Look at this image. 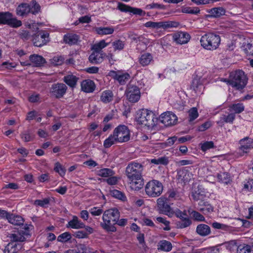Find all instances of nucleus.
Segmentation results:
<instances>
[{"label":"nucleus","instance_id":"nucleus-1","mask_svg":"<svg viewBox=\"0 0 253 253\" xmlns=\"http://www.w3.org/2000/svg\"><path fill=\"white\" fill-rule=\"evenodd\" d=\"M120 213L116 208H112L104 211L102 215V222L100 226L108 233H113L117 231L115 226V222L120 218Z\"/></svg>","mask_w":253,"mask_h":253},{"label":"nucleus","instance_id":"nucleus-2","mask_svg":"<svg viewBox=\"0 0 253 253\" xmlns=\"http://www.w3.org/2000/svg\"><path fill=\"white\" fill-rule=\"evenodd\" d=\"M224 82L231 85L238 90L242 89L247 84L248 79L242 70H237L232 72L229 76V79H224Z\"/></svg>","mask_w":253,"mask_h":253},{"label":"nucleus","instance_id":"nucleus-3","mask_svg":"<svg viewBox=\"0 0 253 253\" xmlns=\"http://www.w3.org/2000/svg\"><path fill=\"white\" fill-rule=\"evenodd\" d=\"M136 120L139 124L149 128L155 126L158 121L155 114L151 111L145 109L139 110L137 112Z\"/></svg>","mask_w":253,"mask_h":253},{"label":"nucleus","instance_id":"nucleus-4","mask_svg":"<svg viewBox=\"0 0 253 253\" xmlns=\"http://www.w3.org/2000/svg\"><path fill=\"white\" fill-rule=\"evenodd\" d=\"M200 42L201 45L204 48L213 50L216 49L219 46L220 42V37L218 35L209 33L201 37Z\"/></svg>","mask_w":253,"mask_h":253},{"label":"nucleus","instance_id":"nucleus-5","mask_svg":"<svg viewBox=\"0 0 253 253\" xmlns=\"http://www.w3.org/2000/svg\"><path fill=\"white\" fill-rule=\"evenodd\" d=\"M163 186L162 183L157 180H152L147 183L145 191L147 195L150 197H159L162 193Z\"/></svg>","mask_w":253,"mask_h":253},{"label":"nucleus","instance_id":"nucleus-6","mask_svg":"<svg viewBox=\"0 0 253 253\" xmlns=\"http://www.w3.org/2000/svg\"><path fill=\"white\" fill-rule=\"evenodd\" d=\"M33 228L34 227L32 224H25L20 230L10 234L9 238L13 243L24 242L31 236V231Z\"/></svg>","mask_w":253,"mask_h":253},{"label":"nucleus","instance_id":"nucleus-7","mask_svg":"<svg viewBox=\"0 0 253 253\" xmlns=\"http://www.w3.org/2000/svg\"><path fill=\"white\" fill-rule=\"evenodd\" d=\"M192 196L194 200L199 201L198 203V210L200 211L203 212L204 214H208L213 211V207L208 202L204 200L206 198L205 194L195 191L193 193Z\"/></svg>","mask_w":253,"mask_h":253},{"label":"nucleus","instance_id":"nucleus-8","mask_svg":"<svg viewBox=\"0 0 253 253\" xmlns=\"http://www.w3.org/2000/svg\"><path fill=\"white\" fill-rule=\"evenodd\" d=\"M143 166L138 163H130L126 168V174L128 179L141 177Z\"/></svg>","mask_w":253,"mask_h":253},{"label":"nucleus","instance_id":"nucleus-9","mask_svg":"<svg viewBox=\"0 0 253 253\" xmlns=\"http://www.w3.org/2000/svg\"><path fill=\"white\" fill-rule=\"evenodd\" d=\"M118 142H126L130 138L129 131L125 125H121L116 127L113 132Z\"/></svg>","mask_w":253,"mask_h":253},{"label":"nucleus","instance_id":"nucleus-10","mask_svg":"<svg viewBox=\"0 0 253 253\" xmlns=\"http://www.w3.org/2000/svg\"><path fill=\"white\" fill-rule=\"evenodd\" d=\"M67 87L63 83H56L51 85L49 89L51 95L56 98L62 97L66 93Z\"/></svg>","mask_w":253,"mask_h":253},{"label":"nucleus","instance_id":"nucleus-11","mask_svg":"<svg viewBox=\"0 0 253 253\" xmlns=\"http://www.w3.org/2000/svg\"><path fill=\"white\" fill-rule=\"evenodd\" d=\"M32 41L35 46L41 47L46 44L49 41V34L47 32L41 31L38 34L32 36Z\"/></svg>","mask_w":253,"mask_h":253},{"label":"nucleus","instance_id":"nucleus-12","mask_svg":"<svg viewBox=\"0 0 253 253\" xmlns=\"http://www.w3.org/2000/svg\"><path fill=\"white\" fill-rule=\"evenodd\" d=\"M126 95L129 101L133 103L136 102L140 99V90L137 86L129 84L126 90Z\"/></svg>","mask_w":253,"mask_h":253},{"label":"nucleus","instance_id":"nucleus-13","mask_svg":"<svg viewBox=\"0 0 253 253\" xmlns=\"http://www.w3.org/2000/svg\"><path fill=\"white\" fill-rule=\"evenodd\" d=\"M175 25L176 23L172 21H148L145 23L144 26L147 28L155 29H159L160 28L166 29L169 28L175 27Z\"/></svg>","mask_w":253,"mask_h":253},{"label":"nucleus","instance_id":"nucleus-14","mask_svg":"<svg viewBox=\"0 0 253 253\" xmlns=\"http://www.w3.org/2000/svg\"><path fill=\"white\" fill-rule=\"evenodd\" d=\"M167 198L161 197L157 200V206L159 209L166 215L172 217L174 215V211L167 204Z\"/></svg>","mask_w":253,"mask_h":253},{"label":"nucleus","instance_id":"nucleus-15","mask_svg":"<svg viewBox=\"0 0 253 253\" xmlns=\"http://www.w3.org/2000/svg\"><path fill=\"white\" fill-rule=\"evenodd\" d=\"M159 121L166 126H170L176 123L177 118L174 114L167 112L161 115Z\"/></svg>","mask_w":253,"mask_h":253},{"label":"nucleus","instance_id":"nucleus-16","mask_svg":"<svg viewBox=\"0 0 253 253\" xmlns=\"http://www.w3.org/2000/svg\"><path fill=\"white\" fill-rule=\"evenodd\" d=\"M240 144L241 146L238 150V153L242 156L248 153L251 148H253V139L246 137L240 140Z\"/></svg>","mask_w":253,"mask_h":253},{"label":"nucleus","instance_id":"nucleus-17","mask_svg":"<svg viewBox=\"0 0 253 253\" xmlns=\"http://www.w3.org/2000/svg\"><path fill=\"white\" fill-rule=\"evenodd\" d=\"M108 76L117 81L121 84H124L130 78V75L127 73H123L121 71H110Z\"/></svg>","mask_w":253,"mask_h":253},{"label":"nucleus","instance_id":"nucleus-18","mask_svg":"<svg viewBox=\"0 0 253 253\" xmlns=\"http://www.w3.org/2000/svg\"><path fill=\"white\" fill-rule=\"evenodd\" d=\"M229 244L236 248L237 253H251L253 251L250 245L245 243H240L236 240L231 241Z\"/></svg>","mask_w":253,"mask_h":253},{"label":"nucleus","instance_id":"nucleus-19","mask_svg":"<svg viewBox=\"0 0 253 253\" xmlns=\"http://www.w3.org/2000/svg\"><path fill=\"white\" fill-rule=\"evenodd\" d=\"M172 37L173 41L179 44L187 43L191 38L190 35L187 33L181 31L174 34Z\"/></svg>","mask_w":253,"mask_h":253},{"label":"nucleus","instance_id":"nucleus-20","mask_svg":"<svg viewBox=\"0 0 253 253\" xmlns=\"http://www.w3.org/2000/svg\"><path fill=\"white\" fill-rule=\"evenodd\" d=\"M117 8L122 12H130L134 14H137L139 15H145V12L143 11L141 9L132 8L128 5L120 2L118 3Z\"/></svg>","mask_w":253,"mask_h":253},{"label":"nucleus","instance_id":"nucleus-21","mask_svg":"<svg viewBox=\"0 0 253 253\" xmlns=\"http://www.w3.org/2000/svg\"><path fill=\"white\" fill-rule=\"evenodd\" d=\"M128 180L131 189L135 191L139 190L144 185V180L142 176L133 178L128 179Z\"/></svg>","mask_w":253,"mask_h":253},{"label":"nucleus","instance_id":"nucleus-22","mask_svg":"<svg viewBox=\"0 0 253 253\" xmlns=\"http://www.w3.org/2000/svg\"><path fill=\"white\" fill-rule=\"evenodd\" d=\"M67 227L75 229L84 228V224L77 217L74 215L71 220H70L67 224Z\"/></svg>","mask_w":253,"mask_h":253},{"label":"nucleus","instance_id":"nucleus-23","mask_svg":"<svg viewBox=\"0 0 253 253\" xmlns=\"http://www.w3.org/2000/svg\"><path fill=\"white\" fill-rule=\"evenodd\" d=\"M105 55V53L92 51L89 55V61L93 64H99L103 60V57Z\"/></svg>","mask_w":253,"mask_h":253},{"label":"nucleus","instance_id":"nucleus-24","mask_svg":"<svg viewBox=\"0 0 253 253\" xmlns=\"http://www.w3.org/2000/svg\"><path fill=\"white\" fill-rule=\"evenodd\" d=\"M236 115L235 113H231L228 115H222L220 120L217 122V124L222 126L224 123L233 124L234 120L235 119Z\"/></svg>","mask_w":253,"mask_h":253},{"label":"nucleus","instance_id":"nucleus-25","mask_svg":"<svg viewBox=\"0 0 253 253\" xmlns=\"http://www.w3.org/2000/svg\"><path fill=\"white\" fill-rule=\"evenodd\" d=\"M81 88L85 92H92L95 89V84L92 81L86 80L82 82Z\"/></svg>","mask_w":253,"mask_h":253},{"label":"nucleus","instance_id":"nucleus-26","mask_svg":"<svg viewBox=\"0 0 253 253\" xmlns=\"http://www.w3.org/2000/svg\"><path fill=\"white\" fill-rule=\"evenodd\" d=\"M7 220L10 223L17 226L23 225L24 222V220L22 216L10 213L7 217Z\"/></svg>","mask_w":253,"mask_h":253},{"label":"nucleus","instance_id":"nucleus-27","mask_svg":"<svg viewBox=\"0 0 253 253\" xmlns=\"http://www.w3.org/2000/svg\"><path fill=\"white\" fill-rule=\"evenodd\" d=\"M196 232L201 236L205 237L211 233L210 227L205 224H200L196 228Z\"/></svg>","mask_w":253,"mask_h":253},{"label":"nucleus","instance_id":"nucleus-28","mask_svg":"<svg viewBox=\"0 0 253 253\" xmlns=\"http://www.w3.org/2000/svg\"><path fill=\"white\" fill-rule=\"evenodd\" d=\"M29 59L32 66L39 67L45 63V59L41 56L34 54L30 56Z\"/></svg>","mask_w":253,"mask_h":253},{"label":"nucleus","instance_id":"nucleus-29","mask_svg":"<svg viewBox=\"0 0 253 253\" xmlns=\"http://www.w3.org/2000/svg\"><path fill=\"white\" fill-rule=\"evenodd\" d=\"M29 4L23 3L19 5L16 8V14L19 16H24L30 13Z\"/></svg>","mask_w":253,"mask_h":253},{"label":"nucleus","instance_id":"nucleus-30","mask_svg":"<svg viewBox=\"0 0 253 253\" xmlns=\"http://www.w3.org/2000/svg\"><path fill=\"white\" fill-rule=\"evenodd\" d=\"M79 78L73 75H68L64 76L63 81L72 88L75 87Z\"/></svg>","mask_w":253,"mask_h":253},{"label":"nucleus","instance_id":"nucleus-31","mask_svg":"<svg viewBox=\"0 0 253 253\" xmlns=\"http://www.w3.org/2000/svg\"><path fill=\"white\" fill-rule=\"evenodd\" d=\"M210 16L213 17H219L225 13V9L221 7H214L208 11Z\"/></svg>","mask_w":253,"mask_h":253},{"label":"nucleus","instance_id":"nucleus-32","mask_svg":"<svg viewBox=\"0 0 253 253\" xmlns=\"http://www.w3.org/2000/svg\"><path fill=\"white\" fill-rule=\"evenodd\" d=\"M152 60L153 57L152 55L149 53H145L142 54L139 59L140 64L143 66L148 65Z\"/></svg>","mask_w":253,"mask_h":253},{"label":"nucleus","instance_id":"nucleus-33","mask_svg":"<svg viewBox=\"0 0 253 253\" xmlns=\"http://www.w3.org/2000/svg\"><path fill=\"white\" fill-rule=\"evenodd\" d=\"M109 43L105 42V40H102L99 42L94 44L91 47L92 51L104 53L102 49L109 45Z\"/></svg>","mask_w":253,"mask_h":253},{"label":"nucleus","instance_id":"nucleus-34","mask_svg":"<svg viewBox=\"0 0 253 253\" xmlns=\"http://www.w3.org/2000/svg\"><path fill=\"white\" fill-rule=\"evenodd\" d=\"M64 41L70 45L75 44L79 41V37L76 34H68L64 36Z\"/></svg>","mask_w":253,"mask_h":253},{"label":"nucleus","instance_id":"nucleus-35","mask_svg":"<svg viewBox=\"0 0 253 253\" xmlns=\"http://www.w3.org/2000/svg\"><path fill=\"white\" fill-rule=\"evenodd\" d=\"M113 94L111 91L105 90L101 93L100 100L105 103H109L113 100Z\"/></svg>","mask_w":253,"mask_h":253},{"label":"nucleus","instance_id":"nucleus-36","mask_svg":"<svg viewBox=\"0 0 253 253\" xmlns=\"http://www.w3.org/2000/svg\"><path fill=\"white\" fill-rule=\"evenodd\" d=\"M229 110L234 112L235 114H240L245 110V106L243 103H238L230 105L229 106Z\"/></svg>","mask_w":253,"mask_h":253},{"label":"nucleus","instance_id":"nucleus-37","mask_svg":"<svg viewBox=\"0 0 253 253\" xmlns=\"http://www.w3.org/2000/svg\"><path fill=\"white\" fill-rule=\"evenodd\" d=\"M158 249L164 252H169L172 249V245L168 241L163 240L159 242Z\"/></svg>","mask_w":253,"mask_h":253},{"label":"nucleus","instance_id":"nucleus-38","mask_svg":"<svg viewBox=\"0 0 253 253\" xmlns=\"http://www.w3.org/2000/svg\"><path fill=\"white\" fill-rule=\"evenodd\" d=\"M12 14L9 12H0V24L8 25Z\"/></svg>","mask_w":253,"mask_h":253},{"label":"nucleus","instance_id":"nucleus-39","mask_svg":"<svg viewBox=\"0 0 253 253\" xmlns=\"http://www.w3.org/2000/svg\"><path fill=\"white\" fill-rule=\"evenodd\" d=\"M217 178L219 182L226 184H228L231 181L230 176L227 172H224L218 173Z\"/></svg>","mask_w":253,"mask_h":253},{"label":"nucleus","instance_id":"nucleus-40","mask_svg":"<svg viewBox=\"0 0 253 253\" xmlns=\"http://www.w3.org/2000/svg\"><path fill=\"white\" fill-rule=\"evenodd\" d=\"M115 174V172L110 169L104 168L97 171V175L102 177H109Z\"/></svg>","mask_w":253,"mask_h":253},{"label":"nucleus","instance_id":"nucleus-41","mask_svg":"<svg viewBox=\"0 0 253 253\" xmlns=\"http://www.w3.org/2000/svg\"><path fill=\"white\" fill-rule=\"evenodd\" d=\"M116 142H118L117 140V138L114 135V133L110 135L108 138L106 139L104 142V147L106 148L110 147L112 145L114 144Z\"/></svg>","mask_w":253,"mask_h":253},{"label":"nucleus","instance_id":"nucleus-42","mask_svg":"<svg viewBox=\"0 0 253 253\" xmlns=\"http://www.w3.org/2000/svg\"><path fill=\"white\" fill-rule=\"evenodd\" d=\"M18 250L16 244L11 241L5 247L3 252L4 253H16Z\"/></svg>","mask_w":253,"mask_h":253},{"label":"nucleus","instance_id":"nucleus-43","mask_svg":"<svg viewBox=\"0 0 253 253\" xmlns=\"http://www.w3.org/2000/svg\"><path fill=\"white\" fill-rule=\"evenodd\" d=\"M28 4L30 6V13L36 14L40 11L41 7L36 0H33Z\"/></svg>","mask_w":253,"mask_h":253},{"label":"nucleus","instance_id":"nucleus-44","mask_svg":"<svg viewBox=\"0 0 253 253\" xmlns=\"http://www.w3.org/2000/svg\"><path fill=\"white\" fill-rule=\"evenodd\" d=\"M96 32L99 35H110L113 33L114 29L110 27H99L96 29Z\"/></svg>","mask_w":253,"mask_h":253},{"label":"nucleus","instance_id":"nucleus-45","mask_svg":"<svg viewBox=\"0 0 253 253\" xmlns=\"http://www.w3.org/2000/svg\"><path fill=\"white\" fill-rule=\"evenodd\" d=\"M51 199L50 198H46L41 200H36L34 201V205L36 206H39L42 208L47 207L49 204Z\"/></svg>","mask_w":253,"mask_h":253},{"label":"nucleus","instance_id":"nucleus-46","mask_svg":"<svg viewBox=\"0 0 253 253\" xmlns=\"http://www.w3.org/2000/svg\"><path fill=\"white\" fill-rule=\"evenodd\" d=\"M188 212L193 217L195 220L198 221H204L205 220L204 216L198 211L193 210H189Z\"/></svg>","mask_w":253,"mask_h":253},{"label":"nucleus","instance_id":"nucleus-47","mask_svg":"<svg viewBox=\"0 0 253 253\" xmlns=\"http://www.w3.org/2000/svg\"><path fill=\"white\" fill-rule=\"evenodd\" d=\"M54 170L62 177L65 175L66 171V169L59 162H56L55 164Z\"/></svg>","mask_w":253,"mask_h":253},{"label":"nucleus","instance_id":"nucleus-48","mask_svg":"<svg viewBox=\"0 0 253 253\" xmlns=\"http://www.w3.org/2000/svg\"><path fill=\"white\" fill-rule=\"evenodd\" d=\"M191 221L189 218L187 217L177 222V226L178 228H184L189 226L191 224Z\"/></svg>","mask_w":253,"mask_h":253},{"label":"nucleus","instance_id":"nucleus-49","mask_svg":"<svg viewBox=\"0 0 253 253\" xmlns=\"http://www.w3.org/2000/svg\"><path fill=\"white\" fill-rule=\"evenodd\" d=\"M200 145L201 149L204 152H206V151L214 147V143L211 141H206L204 143H201L200 144Z\"/></svg>","mask_w":253,"mask_h":253},{"label":"nucleus","instance_id":"nucleus-50","mask_svg":"<svg viewBox=\"0 0 253 253\" xmlns=\"http://www.w3.org/2000/svg\"><path fill=\"white\" fill-rule=\"evenodd\" d=\"M112 45L114 47V49L115 51L122 50L125 47L124 42H123L120 40H118L113 42L112 43Z\"/></svg>","mask_w":253,"mask_h":253},{"label":"nucleus","instance_id":"nucleus-51","mask_svg":"<svg viewBox=\"0 0 253 253\" xmlns=\"http://www.w3.org/2000/svg\"><path fill=\"white\" fill-rule=\"evenodd\" d=\"M243 48L247 55L253 56V42L244 43Z\"/></svg>","mask_w":253,"mask_h":253},{"label":"nucleus","instance_id":"nucleus-52","mask_svg":"<svg viewBox=\"0 0 253 253\" xmlns=\"http://www.w3.org/2000/svg\"><path fill=\"white\" fill-rule=\"evenodd\" d=\"M71 235L69 232H66L60 234L57 238L59 242L64 243L69 241L71 239Z\"/></svg>","mask_w":253,"mask_h":253},{"label":"nucleus","instance_id":"nucleus-53","mask_svg":"<svg viewBox=\"0 0 253 253\" xmlns=\"http://www.w3.org/2000/svg\"><path fill=\"white\" fill-rule=\"evenodd\" d=\"M51 63L54 66L62 65L64 61V58L62 56H56L51 59Z\"/></svg>","mask_w":253,"mask_h":253},{"label":"nucleus","instance_id":"nucleus-54","mask_svg":"<svg viewBox=\"0 0 253 253\" xmlns=\"http://www.w3.org/2000/svg\"><path fill=\"white\" fill-rule=\"evenodd\" d=\"M8 25L11 27L16 28L19 27L22 25V22L21 21L17 19L16 18L13 17L12 16L8 24Z\"/></svg>","mask_w":253,"mask_h":253},{"label":"nucleus","instance_id":"nucleus-55","mask_svg":"<svg viewBox=\"0 0 253 253\" xmlns=\"http://www.w3.org/2000/svg\"><path fill=\"white\" fill-rule=\"evenodd\" d=\"M199 116L198 110L196 107H193L189 111V122L195 120Z\"/></svg>","mask_w":253,"mask_h":253},{"label":"nucleus","instance_id":"nucleus-56","mask_svg":"<svg viewBox=\"0 0 253 253\" xmlns=\"http://www.w3.org/2000/svg\"><path fill=\"white\" fill-rule=\"evenodd\" d=\"M151 162L152 164L158 165L163 164L167 165L168 163V159L165 157H161L158 159H151Z\"/></svg>","mask_w":253,"mask_h":253},{"label":"nucleus","instance_id":"nucleus-57","mask_svg":"<svg viewBox=\"0 0 253 253\" xmlns=\"http://www.w3.org/2000/svg\"><path fill=\"white\" fill-rule=\"evenodd\" d=\"M89 212L93 216H99L103 213V211L99 207H94L89 210Z\"/></svg>","mask_w":253,"mask_h":253},{"label":"nucleus","instance_id":"nucleus-58","mask_svg":"<svg viewBox=\"0 0 253 253\" xmlns=\"http://www.w3.org/2000/svg\"><path fill=\"white\" fill-rule=\"evenodd\" d=\"M19 35L20 38L24 40H29L31 36L29 31L24 30H20Z\"/></svg>","mask_w":253,"mask_h":253},{"label":"nucleus","instance_id":"nucleus-59","mask_svg":"<svg viewBox=\"0 0 253 253\" xmlns=\"http://www.w3.org/2000/svg\"><path fill=\"white\" fill-rule=\"evenodd\" d=\"M146 8L147 9H151L154 8L164 9H165V6L163 4H160L157 3H152L147 5L146 6Z\"/></svg>","mask_w":253,"mask_h":253},{"label":"nucleus","instance_id":"nucleus-60","mask_svg":"<svg viewBox=\"0 0 253 253\" xmlns=\"http://www.w3.org/2000/svg\"><path fill=\"white\" fill-rule=\"evenodd\" d=\"M112 194L115 198L123 201L126 199L125 195L122 192L117 190H113Z\"/></svg>","mask_w":253,"mask_h":253},{"label":"nucleus","instance_id":"nucleus-61","mask_svg":"<svg viewBox=\"0 0 253 253\" xmlns=\"http://www.w3.org/2000/svg\"><path fill=\"white\" fill-rule=\"evenodd\" d=\"M181 11L185 13L197 14L199 13L200 11L198 8L194 9L190 7H182Z\"/></svg>","mask_w":253,"mask_h":253},{"label":"nucleus","instance_id":"nucleus-62","mask_svg":"<svg viewBox=\"0 0 253 253\" xmlns=\"http://www.w3.org/2000/svg\"><path fill=\"white\" fill-rule=\"evenodd\" d=\"M21 137L25 142L30 141L32 139L29 130L23 132L21 134Z\"/></svg>","mask_w":253,"mask_h":253},{"label":"nucleus","instance_id":"nucleus-63","mask_svg":"<svg viewBox=\"0 0 253 253\" xmlns=\"http://www.w3.org/2000/svg\"><path fill=\"white\" fill-rule=\"evenodd\" d=\"M119 179V177L113 175L112 176L109 177L108 178L106 179V181L108 184L110 185H113L117 184Z\"/></svg>","mask_w":253,"mask_h":253},{"label":"nucleus","instance_id":"nucleus-64","mask_svg":"<svg viewBox=\"0 0 253 253\" xmlns=\"http://www.w3.org/2000/svg\"><path fill=\"white\" fill-rule=\"evenodd\" d=\"M212 226L213 228L216 229H222L226 230L227 229V226L226 225L221 224L217 222H214L212 223Z\"/></svg>","mask_w":253,"mask_h":253}]
</instances>
